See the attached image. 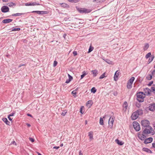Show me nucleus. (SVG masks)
I'll list each match as a JSON object with an SVG mask.
<instances>
[{
  "mask_svg": "<svg viewBox=\"0 0 155 155\" xmlns=\"http://www.w3.org/2000/svg\"><path fill=\"white\" fill-rule=\"evenodd\" d=\"M25 5L28 6H31V2H28L25 3Z\"/></svg>",
  "mask_w": 155,
  "mask_h": 155,
  "instance_id": "45",
  "label": "nucleus"
},
{
  "mask_svg": "<svg viewBox=\"0 0 155 155\" xmlns=\"http://www.w3.org/2000/svg\"><path fill=\"white\" fill-rule=\"evenodd\" d=\"M61 6L63 7H68L69 6L65 3H62L61 4Z\"/></svg>",
  "mask_w": 155,
  "mask_h": 155,
  "instance_id": "34",
  "label": "nucleus"
},
{
  "mask_svg": "<svg viewBox=\"0 0 155 155\" xmlns=\"http://www.w3.org/2000/svg\"><path fill=\"white\" fill-rule=\"evenodd\" d=\"M133 127L135 130L137 131H139L140 127L139 124L137 122H134L133 123Z\"/></svg>",
  "mask_w": 155,
  "mask_h": 155,
  "instance_id": "6",
  "label": "nucleus"
},
{
  "mask_svg": "<svg viewBox=\"0 0 155 155\" xmlns=\"http://www.w3.org/2000/svg\"><path fill=\"white\" fill-rule=\"evenodd\" d=\"M67 112V111L66 110H63L61 114L63 116H65Z\"/></svg>",
  "mask_w": 155,
  "mask_h": 155,
  "instance_id": "32",
  "label": "nucleus"
},
{
  "mask_svg": "<svg viewBox=\"0 0 155 155\" xmlns=\"http://www.w3.org/2000/svg\"><path fill=\"white\" fill-rule=\"evenodd\" d=\"M59 147H56V146H55V147H54L53 148V149H58L59 148Z\"/></svg>",
  "mask_w": 155,
  "mask_h": 155,
  "instance_id": "54",
  "label": "nucleus"
},
{
  "mask_svg": "<svg viewBox=\"0 0 155 155\" xmlns=\"http://www.w3.org/2000/svg\"><path fill=\"white\" fill-rule=\"evenodd\" d=\"M79 155H83V154L81 153V151H80L79 152Z\"/></svg>",
  "mask_w": 155,
  "mask_h": 155,
  "instance_id": "60",
  "label": "nucleus"
},
{
  "mask_svg": "<svg viewBox=\"0 0 155 155\" xmlns=\"http://www.w3.org/2000/svg\"><path fill=\"white\" fill-rule=\"evenodd\" d=\"M123 107L124 108V110L125 111H126L128 107V104L127 102L126 101H125L124 102Z\"/></svg>",
  "mask_w": 155,
  "mask_h": 155,
  "instance_id": "16",
  "label": "nucleus"
},
{
  "mask_svg": "<svg viewBox=\"0 0 155 155\" xmlns=\"http://www.w3.org/2000/svg\"><path fill=\"white\" fill-rule=\"evenodd\" d=\"M68 75L69 77V79L66 80L65 82V83H69V82L73 79L72 77L69 74H68Z\"/></svg>",
  "mask_w": 155,
  "mask_h": 155,
  "instance_id": "15",
  "label": "nucleus"
},
{
  "mask_svg": "<svg viewBox=\"0 0 155 155\" xmlns=\"http://www.w3.org/2000/svg\"><path fill=\"white\" fill-rule=\"evenodd\" d=\"M29 140L30 141H31V142H33L34 141V139L33 138L30 137V138H29Z\"/></svg>",
  "mask_w": 155,
  "mask_h": 155,
  "instance_id": "50",
  "label": "nucleus"
},
{
  "mask_svg": "<svg viewBox=\"0 0 155 155\" xmlns=\"http://www.w3.org/2000/svg\"><path fill=\"white\" fill-rule=\"evenodd\" d=\"M12 144L16 145V143L15 141H14L12 142H11V143H10V145H12Z\"/></svg>",
  "mask_w": 155,
  "mask_h": 155,
  "instance_id": "51",
  "label": "nucleus"
},
{
  "mask_svg": "<svg viewBox=\"0 0 155 155\" xmlns=\"http://www.w3.org/2000/svg\"><path fill=\"white\" fill-rule=\"evenodd\" d=\"M26 124L27 125V126L28 127H30L31 126V125L30 124Z\"/></svg>",
  "mask_w": 155,
  "mask_h": 155,
  "instance_id": "62",
  "label": "nucleus"
},
{
  "mask_svg": "<svg viewBox=\"0 0 155 155\" xmlns=\"http://www.w3.org/2000/svg\"><path fill=\"white\" fill-rule=\"evenodd\" d=\"M149 47V45L147 43H146L143 48V49L144 50H147Z\"/></svg>",
  "mask_w": 155,
  "mask_h": 155,
  "instance_id": "23",
  "label": "nucleus"
},
{
  "mask_svg": "<svg viewBox=\"0 0 155 155\" xmlns=\"http://www.w3.org/2000/svg\"><path fill=\"white\" fill-rule=\"evenodd\" d=\"M115 141L118 144L120 145H121L123 144V143H122V142L119 141L118 139H116L115 140Z\"/></svg>",
  "mask_w": 155,
  "mask_h": 155,
  "instance_id": "24",
  "label": "nucleus"
},
{
  "mask_svg": "<svg viewBox=\"0 0 155 155\" xmlns=\"http://www.w3.org/2000/svg\"><path fill=\"white\" fill-rule=\"evenodd\" d=\"M63 146V143H62V144H61V145H60V146L61 147H62Z\"/></svg>",
  "mask_w": 155,
  "mask_h": 155,
  "instance_id": "64",
  "label": "nucleus"
},
{
  "mask_svg": "<svg viewBox=\"0 0 155 155\" xmlns=\"http://www.w3.org/2000/svg\"><path fill=\"white\" fill-rule=\"evenodd\" d=\"M1 10L3 12L5 13L9 11V8L7 6H3L2 7Z\"/></svg>",
  "mask_w": 155,
  "mask_h": 155,
  "instance_id": "7",
  "label": "nucleus"
},
{
  "mask_svg": "<svg viewBox=\"0 0 155 155\" xmlns=\"http://www.w3.org/2000/svg\"><path fill=\"white\" fill-rule=\"evenodd\" d=\"M69 1L71 2L76 3L78 2L80 0H68Z\"/></svg>",
  "mask_w": 155,
  "mask_h": 155,
  "instance_id": "38",
  "label": "nucleus"
},
{
  "mask_svg": "<svg viewBox=\"0 0 155 155\" xmlns=\"http://www.w3.org/2000/svg\"><path fill=\"white\" fill-rule=\"evenodd\" d=\"M58 62L56 61H54V64H53V66L54 67L56 66Z\"/></svg>",
  "mask_w": 155,
  "mask_h": 155,
  "instance_id": "47",
  "label": "nucleus"
},
{
  "mask_svg": "<svg viewBox=\"0 0 155 155\" xmlns=\"http://www.w3.org/2000/svg\"><path fill=\"white\" fill-rule=\"evenodd\" d=\"M114 95L115 96H117V92H114Z\"/></svg>",
  "mask_w": 155,
  "mask_h": 155,
  "instance_id": "55",
  "label": "nucleus"
},
{
  "mask_svg": "<svg viewBox=\"0 0 155 155\" xmlns=\"http://www.w3.org/2000/svg\"><path fill=\"white\" fill-rule=\"evenodd\" d=\"M152 147L155 148V143H152Z\"/></svg>",
  "mask_w": 155,
  "mask_h": 155,
  "instance_id": "58",
  "label": "nucleus"
},
{
  "mask_svg": "<svg viewBox=\"0 0 155 155\" xmlns=\"http://www.w3.org/2000/svg\"><path fill=\"white\" fill-rule=\"evenodd\" d=\"M105 77H106L105 73H104L100 76L99 78L100 79H102Z\"/></svg>",
  "mask_w": 155,
  "mask_h": 155,
  "instance_id": "35",
  "label": "nucleus"
},
{
  "mask_svg": "<svg viewBox=\"0 0 155 155\" xmlns=\"http://www.w3.org/2000/svg\"><path fill=\"white\" fill-rule=\"evenodd\" d=\"M93 133L92 131H90L88 133V136L90 139H93Z\"/></svg>",
  "mask_w": 155,
  "mask_h": 155,
  "instance_id": "20",
  "label": "nucleus"
},
{
  "mask_svg": "<svg viewBox=\"0 0 155 155\" xmlns=\"http://www.w3.org/2000/svg\"><path fill=\"white\" fill-rule=\"evenodd\" d=\"M153 138L150 137L146 139H145L144 143L145 144H147L153 141Z\"/></svg>",
  "mask_w": 155,
  "mask_h": 155,
  "instance_id": "10",
  "label": "nucleus"
},
{
  "mask_svg": "<svg viewBox=\"0 0 155 155\" xmlns=\"http://www.w3.org/2000/svg\"><path fill=\"white\" fill-rule=\"evenodd\" d=\"M144 91L145 93V95H148L150 94L151 90L148 88H146L144 89Z\"/></svg>",
  "mask_w": 155,
  "mask_h": 155,
  "instance_id": "11",
  "label": "nucleus"
},
{
  "mask_svg": "<svg viewBox=\"0 0 155 155\" xmlns=\"http://www.w3.org/2000/svg\"><path fill=\"white\" fill-rule=\"evenodd\" d=\"M12 20V19H5L3 20L2 21V22L4 24L9 23L11 22Z\"/></svg>",
  "mask_w": 155,
  "mask_h": 155,
  "instance_id": "14",
  "label": "nucleus"
},
{
  "mask_svg": "<svg viewBox=\"0 0 155 155\" xmlns=\"http://www.w3.org/2000/svg\"><path fill=\"white\" fill-rule=\"evenodd\" d=\"M39 3H38L36 2H31V6H34L36 5H38Z\"/></svg>",
  "mask_w": 155,
  "mask_h": 155,
  "instance_id": "39",
  "label": "nucleus"
},
{
  "mask_svg": "<svg viewBox=\"0 0 155 155\" xmlns=\"http://www.w3.org/2000/svg\"><path fill=\"white\" fill-rule=\"evenodd\" d=\"M80 113L82 114H83V112H82V107H81L80 109Z\"/></svg>",
  "mask_w": 155,
  "mask_h": 155,
  "instance_id": "56",
  "label": "nucleus"
},
{
  "mask_svg": "<svg viewBox=\"0 0 155 155\" xmlns=\"http://www.w3.org/2000/svg\"><path fill=\"white\" fill-rule=\"evenodd\" d=\"M137 99L140 102L144 101V98L145 97V94L143 92H140L137 94Z\"/></svg>",
  "mask_w": 155,
  "mask_h": 155,
  "instance_id": "2",
  "label": "nucleus"
},
{
  "mask_svg": "<svg viewBox=\"0 0 155 155\" xmlns=\"http://www.w3.org/2000/svg\"><path fill=\"white\" fill-rule=\"evenodd\" d=\"M119 72L118 71H116L115 72L114 76V79L115 81H117V80L118 79V77L119 75Z\"/></svg>",
  "mask_w": 155,
  "mask_h": 155,
  "instance_id": "13",
  "label": "nucleus"
},
{
  "mask_svg": "<svg viewBox=\"0 0 155 155\" xmlns=\"http://www.w3.org/2000/svg\"><path fill=\"white\" fill-rule=\"evenodd\" d=\"M134 79H135V78L134 77H132L129 80L128 82L130 83H131L132 84Z\"/></svg>",
  "mask_w": 155,
  "mask_h": 155,
  "instance_id": "21",
  "label": "nucleus"
},
{
  "mask_svg": "<svg viewBox=\"0 0 155 155\" xmlns=\"http://www.w3.org/2000/svg\"><path fill=\"white\" fill-rule=\"evenodd\" d=\"M132 84L128 82L127 85V88L128 89H130L132 87Z\"/></svg>",
  "mask_w": 155,
  "mask_h": 155,
  "instance_id": "22",
  "label": "nucleus"
},
{
  "mask_svg": "<svg viewBox=\"0 0 155 155\" xmlns=\"http://www.w3.org/2000/svg\"><path fill=\"white\" fill-rule=\"evenodd\" d=\"M149 109L150 111H153L155 110V104H150L149 107Z\"/></svg>",
  "mask_w": 155,
  "mask_h": 155,
  "instance_id": "8",
  "label": "nucleus"
},
{
  "mask_svg": "<svg viewBox=\"0 0 155 155\" xmlns=\"http://www.w3.org/2000/svg\"><path fill=\"white\" fill-rule=\"evenodd\" d=\"M138 137L140 139L142 140H145L146 137V136L144 135V134L143 133L142 134H139Z\"/></svg>",
  "mask_w": 155,
  "mask_h": 155,
  "instance_id": "12",
  "label": "nucleus"
},
{
  "mask_svg": "<svg viewBox=\"0 0 155 155\" xmlns=\"http://www.w3.org/2000/svg\"><path fill=\"white\" fill-rule=\"evenodd\" d=\"M3 2H8V0H2Z\"/></svg>",
  "mask_w": 155,
  "mask_h": 155,
  "instance_id": "59",
  "label": "nucleus"
},
{
  "mask_svg": "<svg viewBox=\"0 0 155 155\" xmlns=\"http://www.w3.org/2000/svg\"><path fill=\"white\" fill-rule=\"evenodd\" d=\"M151 53L150 52L147 53L145 57L146 58H148L151 55Z\"/></svg>",
  "mask_w": 155,
  "mask_h": 155,
  "instance_id": "37",
  "label": "nucleus"
},
{
  "mask_svg": "<svg viewBox=\"0 0 155 155\" xmlns=\"http://www.w3.org/2000/svg\"><path fill=\"white\" fill-rule=\"evenodd\" d=\"M154 58V56L152 55L151 59H149V60L148 61H149V63H150L151 61H153V60Z\"/></svg>",
  "mask_w": 155,
  "mask_h": 155,
  "instance_id": "41",
  "label": "nucleus"
},
{
  "mask_svg": "<svg viewBox=\"0 0 155 155\" xmlns=\"http://www.w3.org/2000/svg\"><path fill=\"white\" fill-rule=\"evenodd\" d=\"M27 115L28 116H30V117H32V115L31 114H27Z\"/></svg>",
  "mask_w": 155,
  "mask_h": 155,
  "instance_id": "61",
  "label": "nucleus"
},
{
  "mask_svg": "<svg viewBox=\"0 0 155 155\" xmlns=\"http://www.w3.org/2000/svg\"><path fill=\"white\" fill-rule=\"evenodd\" d=\"M142 125L144 127H150L149 126L150 122L147 120H144L141 121Z\"/></svg>",
  "mask_w": 155,
  "mask_h": 155,
  "instance_id": "5",
  "label": "nucleus"
},
{
  "mask_svg": "<svg viewBox=\"0 0 155 155\" xmlns=\"http://www.w3.org/2000/svg\"><path fill=\"white\" fill-rule=\"evenodd\" d=\"M91 71L93 74L94 77H96L98 74V71L97 70H92Z\"/></svg>",
  "mask_w": 155,
  "mask_h": 155,
  "instance_id": "18",
  "label": "nucleus"
},
{
  "mask_svg": "<svg viewBox=\"0 0 155 155\" xmlns=\"http://www.w3.org/2000/svg\"><path fill=\"white\" fill-rule=\"evenodd\" d=\"M20 30L19 28H15L12 30V31H18Z\"/></svg>",
  "mask_w": 155,
  "mask_h": 155,
  "instance_id": "44",
  "label": "nucleus"
},
{
  "mask_svg": "<svg viewBox=\"0 0 155 155\" xmlns=\"http://www.w3.org/2000/svg\"><path fill=\"white\" fill-rule=\"evenodd\" d=\"M2 120L6 124L9 125H10V123L8 121L6 118H3Z\"/></svg>",
  "mask_w": 155,
  "mask_h": 155,
  "instance_id": "17",
  "label": "nucleus"
},
{
  "mask_svg": "<svg viewBox=\"0 0 155 155\" xmlns=\"http://www.w3.org/2000/svg\"><path fill=\"white\" fill-rule=\"evenodd\" d=\"M71 94H73V96L75 97H76V94H77V92L76 91H73L72 92Z\"/></svg>",
  "mask_w": 155,
  "mask_h": 155,
  "instance_id": "33",
  "label": "nucleus"
},
{
  "mask_svg": "<svg viewBox=\"0 0 155 155\" xmlns=\"http://www.w3.org/2000/svg\"><path fill=\"white\" fill-rule=\"evenodd\" d=\"M106 0H95V1L97 2H100L101 3L102 2L104 1H105Z\"/></svg>",
  "mask_w": 155,
  "mask_h": 155,
  "instance_id": "40",
  "label": "nucleus"
},
{
  "mask_svg": "<svg viewBox=\"0 0 155 155\" xmlns=\"http://www.w3.org/2000/svg\"><path fill=\"white\" fill-rule=\"evenodd\" d=\"M114 118L110 117L109 120L108 124L110 126H111V127H112L114 121Z\"/></svg>",
  "mask_w": 155,
  "mask_h": 155,
  "instance_id": "9",
  "label": "nucleus"
},
{
  "mask_svg": "<svg viewBox=\"0 0 155 155\" xmlns=\"http://www.w3.org/2000/svg\"><path fill=\"white\" fill-rule=\"evenodd\" d=\"M94 49V48L90 46L88 50V53H89L92 51Z\"/></svg>",
  "mask_w": 155,
  "mask_h": 155,
  "instance_id": "36",
  "label": "nucleus"
},
{
  "mask_svg": "<svg viewBox=\"0 0 155 155\" xmlns=\"http://www.w3.org/2000/svg\"><path fill=\"white\" fill-rule=\"evenodd\" d=\"M143 151H145L149 153H152V151L148 148H143Z\"/></svg>",
  "mask_w": 155,
  "mask_h": 155,
  "instance_id": "19",
  "label": "nucleus"
},
{
  "mask_svg": "<svg viewBox=\"0 0 155 155\" xmlns=\"http://www.w3.org/2000/svg\"><path fill=\"white\" fill-rule=\"evenodd\" d=\"M82 73L83 74L81 75V79H82L87 74L85 71H84Z\"/></svg>",
  "mask_w": 155,
  "mask_h": 155,
  "instance_id": "26",
  "label": "nucleus"
},
{
  "mask_svg": "<svg viewBox=\"0 0 155 155\" xmlns=\"http://www.w3.org/2000/svg\"><path fill=\"white\" fill-rule=\"evenodd\" d=\"M151 74H152V75H153L154 74H155V70L154 69L152 70L151 71Z\"/></svg>",
  "mask_w": 155,
  "mask_h": 155,
  "instance_id": "42",
  "label": "nucleus"
},
{
  "mask_svg": "<svg viewBox=\"0 0 155 155\" xmlns=\"http://www.w3.org/2000/svg\"><path fill=\"white\" fill-rule=\"evenodd\" d=\"M73 53L74 56H75L77 55V52L76 51H74Z\"/></svg>",
  "mask_w": 155,
  "mask_h": 155,
  "instance_id": "48",
  "label": "nucleus"
},
{
  "mask_svg": "<svg viewBox=\"0 0 155 155\" xmlns=\"http://www.w3.org/2000/svg\"><path fill=\"white\" fill-rule=\"evenodd\" d=\"M48 13V11H39V14H46Z\"/></svg>",
  "mask_w": 155,
  "mask_h": 155,
  "instance_id": "30",
  "label": "nucleus"
},
{
  "mask_svg": "<svg viewBox=\"0 0 155 155\" xmlns=\"http://www.w3.org/2000/svg\"><path fill=\"white\" fill-rule=\"evenodd\" d=\"M25 64H22V65H20L19 66V67H21V66H25Z\"/></svg>",
  "mask_w": 155,
  "mask_h": 155,
  "instance_id": "63",
  "label": "nucleus"
},
{
  "mask_svg": "<svg viewBox=\"0 0 155 155\" xmlns=\"http://www.w3.org/2000/svg\"><path fill=\"white\" fill-rule=\"evenodd\" d=\"M151 89L153 91H155V85L152 87L151 88Z\"/></svg>",
  "mask_w": 155,
  "mask_h": 155,
  "instance_id": "43",
  "label": "nucleus"
},
{
  "mask_svg": "<svg viewBox=\"0 0 155 155\" xmlns=\"http://www.w3.org/2000/svg\"><path fill=\"white\" fill-rule=\"evenodd\" d=\"M143 114V111L139 109L132 114L131 117V119L133 120H135L138 117L139 115H141Z\"/></svg>",
  "mask_w": 155,
  "mask_h": 155,
  "instance_id": "1",
  "label": "nucleus"
},
{
  "mask_svg": "<svg viewBox=\"0 0 155 155\" xmlns=\"http://www.w3.org/2000/svg\"><path fill=\"white\" fill-rule=\"evenodd\" d=\"M8 5L9 7H12L13 6H15L16 5V4L13 2L9 3H8Z\"/></svg>",
  "mask_w": 155,
  "mask_h": 155,
  "instance_id": "27",
  "label": "nucleus"
},
{
  "mask_svg": "<svg viewBox=\"0 0 155 155\" xmlns=\"http://www.w3.org/2000/svg\"><path fill=\"white\" fill-rule=\"evenodd\" d=\"M32 13L36 12L38 14H39V11H34L32 12Z\"/></svg>",
  "mask_w": 155,
  "mask_h": 155,
  "instance_id": "57",
  "label": "nucleus"
},
{
  "mask_svg": "<svg viewBox=\"0 0 155 155\" xmlns=\"http://www.w3.org/2000/svg\"><path fill=\"white\" fill-rule=\"evenodd\" d=\"M96 91L97 90L94 87H92L91 90V92L93 93H95Z\"/></svg>",
  "mask_w": 155,
  "mask_h": 155,
  "instance_id": "31",
  "label": "nucleus"
},
{
  "mask_svg": "<svg viewBox=\"0 0 155 155\" xmlns=\"http://www.w3.org/2000/svg\"><path fill=\"white\" fill-rule=\"evenodd\" d=\"M106 61L108 64H111L112 62L110 61V60L107 59Z\"/></svg>",
  "mask_w": 155,
  "mask_h": 155,
  "instance_id": "46",
  "label": "nucleus"
},
{
  "mask_svg": "<svg viewBox=\"0 0 155 155\" xmlns=\"http://www.w3.org/2000/svg\"><path fill=\"white\" fill-rule=\"evenodd\" d=\"M8 119L9 120H10L11 121H12V119L10 117H9V115L8 116Z\"/></svg>",
  "mask_w": 155,
  "mask_h": 155,
  "instance_id": "53",
  "label": "nucleus"
},
{
  "mask_svg": "<svg viewBox=\"0 0 155 155\" xmlns=\"http://www.w3.org/2000/svg\"><path fill=\"white\" fill-rule=\"evenodd\" d=\"M153 81H150L148 84L147 85L149 86H150L153 84Z\"/></svg>",
  "mask_w": 155,
  "mask_h": 155,
  "instance_id": "49",
  "label": "nucleus"
},
{
  "mask_svg": "<svg viewBox=\"0 0 155 155\" xmlns=\"http://www.w3.org/2000/svg\"><path fill=\"white\" fill-rule=\"evenodd\" d=\"M15 113H12L11 114H9L8 115H9V117H11V116H13L14 115V114H15Z\"/></svg>",
  "mask_w": 155,
  "mask_h": 155,
  "instance_id": "52",
  "label": "nucleus"
},
{
  "mask_svg": "<svg viewBox=\"0 0 155 155\" xmlns=\"http://www.w3.org/2000/svg\"><path fill=\"white\" fill-rule=\"evenodd\" d=\"M152 75L151 74L148 75L147 77V78L148 80H150L152 78Z\"/></svg>",
  "mask_w": 155,
  "mask_h": 155,
  "instance_id": "28",
  "label": "nucleus"
},
{
  "mask_svg": "<svg viewBox=\"0 0 155 155\" xmlns=\"http://www.w3.org/2000/svg\"><path fill=\"white\" fill-rule=\"evenodd\" d=\"M23 13H17L16 14H13L12 15L13 16H20L21 15H23Z\"/></svg>",
  "mask_w": 155,
  "mask_h": 155,
  "instance_id": "25",
  "label": "nucleus"
},
{
  "mask_svg": "<svg viewBox=\"0 0 155 155\" xmlns=\"http://www.w3.org/2000/svg\"><path fill=\"white\" fill-rule=\"evenodd\" d=\"M77 10L78 12L81 13H87L91 12V10L85 8H79L76 7Z\"/></svg>",
  "mask_w": 155,
  "mask_h": 155,
  "instance_id": "3",
  "label": "nucleus"
},
{
  "mask_svg": "<svg viewBox=\"0 0 155 155\" xmlns=\"http://www.w3.org/2000/svg\"><path fill=\"white\" fill-rule=\"evenodd\" d=\"M100 124L101 125H103L104 124L103 118L102 117H100Z\"/></svg>",
  "mask_w": 155,
  "mask_h": 155,
  "instance_id": "29",
  "label": "nucleus"
},
{
  "mask_svg": "<svg viewBox=\"0 0 155 155\" xmlns=\"http://www.w3.org/2000/svg\"><path fill=\"white\" fill-rule=\"evenodd\" d=\"M153 131V128L151 127H146L143 132V133L144 134H149L152 133V131Z\"/></svg>",
  "mask_w": 155,
  "mask_h": 155,
  "instance_id": "4",
  "label": "nucleus"
}]
</instances>
